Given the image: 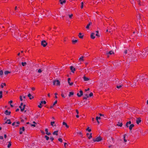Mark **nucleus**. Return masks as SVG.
Instances as JSON below:
<instances>
[{
    "instance_id": "obj_1",
    "label": "nucleus",
    "mask_w": 148,
    "mask_h": 148,
    "mask_svg": "<svg viewBox=\"0 0 148 148\" xmlns=\"http://www.w3.org/2000/svg\"><path fill=\"white\" fill-rule=\"evenodd\" d=\"M18 27H15L14 25H12L10 26V29L12 33V36L13 35V34L14 35V37L15 38L17 37V36L19 34V33H16V31L17 30Z\"/></svg>"
},
{
    "instance_id": "obj_2",
    "label": "nucleus",
    "mask_w": 148,
    "mask_h": 148,
    "mask_svg": "<svg viewBox=\"0 0 148 148\" xmlns=\"http://www.w3.org/2000/svg\"><path fill=\"white\" fill-rule=\"evenodd\" d=\"M53 85H54L60 86V81L58 80H55L53 81Z\"/></svg>"
},
{
    "instance_id": "obj_3",
    "label": "nucleus",
    "mask_w": 148,
    "mask_h": 148,
    "mask_svg": "<svg viewBox=\"0 0 148 148\" xmlns=\"http://www.w3.org/2000/svg\"><path fill=\"white\" fill-rule=\"evenodd\" d=\"M102 140V138L101 136H99L97 137L95 139H93V141L95 142V141L99 142Z\"/></svg>"
},
{
    "instance_id": "obj_4",
    "label": "nucleus",
    "mask_w": 148,
    "mask_h": 148,
    "mask_svg": "<svg viewBox=\"0 0 148 148\" xmlns=\"http://www.w3.org/2000/svg\"><path fill=\"white\" fill-rule=\"evenodd\" d=\"M41 45L45 47L47 45V43L45 40H43L41 42Z\"/></svg>"
},
{
    "instance_id": "obj_5",
    "label": "nucleus",
    "mask_w": 148,
    "mask_h": 148,
    "mask_svg": "<svg viewBox=\"0 0 148 148\" xmlns=\"http://www.w3.org/2000/svg\"><path fill=\"white\" fill-rule=\"evenodd\" d=\"M114 53L112 51H111L108 52H107L106 53V55H107V58H109V55H112V54H114Z\"/></svg>"
},
{
    "instance_id": "obj_6",
    "label": "nucleus",
    "mask_w": 148,
    "mask_h": 148,
    "mask_svg": "<svg viewBox=\"0 0 148 148\" xmlns=\"http://www.w3.org/2000/svg\"><path fill=\"white\" fill-rule=\"evenodd\" d=\"M46 103V102L45 101H41V102L40 103V105H38V106L39 108H41L42 107L41 106L42 104L43 103L44 104H45Z\"/></svg>"
},
{
    "instance_id": "obj_7",
    "label": "nucleus",
    "mask_w": 148,
    "mask_h": 148,
    "mask_svg": "<svg viewBox=\"0 0 148 148\" xmlns=\"http://www.w3.org/2000/svg\"><path fill=\"white\" fill-rule=\"evenodd\" d=\"M22 130L23 131H25V127H23L22 128H21V127H20V132H19V133L21 134H22V133H23V132L21 131Z\"/></svg>"
},
{
    "instance_id": "obj_8",
    "label": "nucleus",
    "mask_w": 148,
    "mask_h": 148,
    "mask_svg": "<svg viewBox=\"0 0 148 148\" xmlns=\"http://www.w3.org/2000/svg\"><path fill=\"white\" fill-rule=\"evenodd\" d=\"M79 92L80 93V95H79V93H77V95L78 97H81L83 95V92L82 90H80L79 91Z\"/></svg>"
},
{
    "instance_id": "obj_9",
    "label": "nucleus",
    "mask_w": 148,
    "mask_h": 148,
    "mask_svg": "<svg viewBox=\"0 0 148 148\" xmlns=\"http://www.w3.org/2000/svg\"><path fill=\"white\" fill-rule=\"evenodd\" d=\"M141 119L140 118H137L136 120V123L138 124L141 122Z\"/></svg>"
},
{
    "instance_id": "obj_10",
    "label": "nucleus",
    "mask_w": 148,
    "mask_h": 148,
    "mask_svg": "<svg viewBox=\"0 0 148 148\" xmlns=\"http://www.w3.org/2000/svg\"><path fill=\"white\" fill-rule=\"evenodd\" d=\"M70 81H71V78H68V83L69 84V85L72 86L73 85V83L72 82H70Z\"/></svg>"
},
{
    "instance_id": "obj_11",
    "label": "nucleus",
    "mask_w": 148,
    "mask_h": 148,
    "mask_svg": "<svg viewBox=\"0 0 148 148\" xmlns=\"http://www.w3.org/2000/svg\"><path fill=\"white\" fill-rule=\"evenodd\" d=\"M4 113L6 115H10L11 114V112L8 111L7 110L5 111Z\"/></svg>"
},
{
    "instance_id": "obj_12",
    "label": "nucleus",
    "mask_w": 148,
    "mask_h": 148,
    "mask_svg": "<svg viewBox=\"0 0 148 148\" xmlns=\"http://www.w3.org/2000/svg\"><path fill=\"white\" fill-rule=\"evenodd\" d=\"M8 123V124H11V122L10 121V120L9 119H8L7 120V121L5 122L4 124Z\"/></svg>"
},
{
    "instance_id": "obj_13",
    "label": "nucleus",
    "mask_w": 148,
    "mask_h": 148,
    "mask_svg": "<svg viewBox=\"0 0 148 148\" xmlns=\"http://www.w3.org/2000/svg\"><path fill=\"white\" fill-rule=\"evenodd\" d=\"M95 34V33H92L91 34L90 37L92 39H94L95 38V36H94Z\"/></svg>"
},
{
    "instance_id": "obj_14",
    "label": "nucleus",
    "mask_w": 148,
    "mask_h": 148,
    "mask_svg": "<svg viewBox=\"0 0 148 148\" xmlns=\"http://www.w3.org/2000/svg\"><path fill=\"white\" fill-rule=\"evenodd\" d=\"M27 96L29 97V99H32L34 98V97L32 96V95L30 93L28 94Z\"/></svg>"
},
{
    "instance_id": "obj_15",
    "label": "nucleus",
    "mask_w": 148,
    "mask_h": 148,
    "mask_svg": "<svg viewBox=\"0 0 148 148\" xmlns=\"http://www.w3.org/2000/svg\"><path fill=\"white\" fill-rule=\"evenodd\" d=\"M57 103V100H56L55 102H54L52 106H50V108H53V107Z\"/></svg>"
},
{
    "instance_id": "obj_16",
    "label": "nucleus",
    "mask_w": 148,
    "mask_h": 148,
    "mask_svg": "<svg viewBox=\"0 0 148 148\" xmlns=\"http://www.w3.org/2000/svg\"><path fill=\"white\" fill-rule=\"evenodd\" d=\"M142 53H143V55L142 56V58H145L147 54V53H145V52H144V53H143L142 52Z\"/></svg>"
},
{
    "instance_id": "obj_17",
    "label": "nucleus",
    "mask_w": 148,
    "mask_h": 148,
    "mask_svg": "<svg viewBox=\"0 0 148 148\" xmlns=\"http://www.w3.org/2000/svg\"><path fill=\"white\" fill-rule=\"evenodd\" d=\"M70 69L71 70V71H72V72L73 73L74 72V71H75V68H73V66H71L70 67Z\"/></svg>"
},
{
    "instance_id": "obj_18",
    "label": "nucleus",
    "mask_w": 148,
    "mask_h": 148,
    "mask_svg": "<svg viewBox=\"0 0 148 148\" xmlns=\"http://www.w3.org/2000/svg\"><path fill=\"white\" fill-rule=\"evenodd\" d=\"M144 52H145V53H148V48L145 49L143 50L142 53H143Z\"/></svg>"
},
{
    "instance_id": "obj_19",
    "label": "nucleus",
    "mask_w": 148,
    "mask_h": 148,
    "mask_svg": "<svg viewBox=\"0 0 148 148\" xmlns=\"http://www.w3.org/2000/svg\"><path fill=\"white\" fill-rule=\"evenodd\" d=\"M134 126L133 124H132L130 125L129 127V129L130 131L132 130V128L134 127Z\"/></svg>"
},
{
    "instance_id": "obj_20",
    "label": "nucleus",
    "mask_w": 148,
    "mask_h": 148,
    "mask_svg": "<svg viewBox=\"0 0 148 148\" xmlns=\"http://www.w3.org/2000/svg\"><path fill=\"white\" fill-rule=\"evenodd\" d=\"M59 1L61 4H62L63 3H65L66 2V1L65 0H59Z\"/></svg>"
},
{
    "instance_id": "obj_21",
    "label": "nucleus",
    "mask_w": 148,
    "mask_h": 148,
    "mask_svg": "<svg viewBox=\"0 0 148 148\" xmlns=\"http://www.w3.org/2000/svg\"><path fill=\"white\" fill-rule=\"evenodd\" d=\"M77 40H72V42L73 44H75L77 42Z\"/></svg>"
},
{
    "instance_id": "obj_22",
    "label": "nucleus",
    "mask_w": 148,
    "mask_h": 148,
    "mask_svg": "<svg viewBox=\"0 0 148 148\" xmlns=\"http://www.w3.org/2000/svg\"><path fill=\"white\" fill-rule=\"evenodd\" d=\"M63 125H65V126L67 128H68L69 127V126L68 125L66 124V123L64 122H63Z\"/></svg>"
},
{
    "instance_id": "obj_23",
    "label": "nucleus",
    "mask_w": 148,
    "mask_h": 148,
    "mask_svg": "<svg viewBox=\"0 0 148 148\" xmlns=\"http://www.w3.org/2000/svg\"><path fill=\"white\" fill-rule=\"evenodd\" d=\"M117 125H118L121 127H122L123 125L122 123H120V122H118V124H117Z\"/></svg>"
},
{
    "instance_id": "obj_24",
    "label": "nucleus",
    "mask_w": 148,
    "mask_h": 148,
    "mask_svg": "<svg viewBox=\"0 0 148 148\" xmlns=\"http://www.w3.org/2000/svg\"><path fill=\"white\" fill-rule=\"evenodd\" d=\"M92 24V22L89 23L87 25L86 28L87 29H89V26Z\"/></svg>"
},
{
    "instance_id": "obj_25",
    "label": "nucleus",
    "mask_w": 148,
    "mask_h": 148,
    "mask_svg": "<svg viewBox=\"0 0 148 148\" xmlns=\"http://www.w3.org/2000/svg\"><path fill=\"white\" fill-rule=\"evenodd\" d=\"M82 34L81 33H79V34L78 36H79V38H82L83 37V35L81 36Z\"/></svg>"
},
{
    "instance_id": "obj_26",
    "label": "nucleus",
    "mask_w": 148,
    "mask_h": 148,
    "mask_svg": "<svg viewBox=\"0 0 148 148\" xmlns=\"http://www.w3.org/2000/svg\"><path fill=\"white\" fill-rule=\"evenodd\" d=\"M58 131L57 130V131H54L53 133V134L54 135H58Z\"/></svg>"
},
{
    "instance_id": "obj_27",
    "label": "nucleus",
    "mask_w": 148,
    "mask_h": 148,
    "mask_svg": "<svg viewBox=\"0 0 148 148\" xmlns=\"http://www.w3.org/2000/svg\"><path fill=\"white\" fill-rule=\"evenodd\" d=\"M84 58V56H82L80 58L79 60V61H84V60L83 59V58Z\"/></svg>"
},
{
    "instance_id": "obj_28",
    "label": "nucleus",
    "mask_w": 148,
    "mask_h": 148,
    "mask_svg": "<svg viewBox=\"0 0 148 148\" xmlns=\"http://www.w3.org/2000/svg\"><path fill=\"white\" fill-rule=\"evenodd\" d=\"M126 136V134H125L123 136V140L124 142H126L127 141V140L125 138V137Z\"/></svg>"
},
{
    "instance_id": "obj_29",
    "label": "nucleus",
    "mask_w": 148,
    "mask_h": 148,
    "mask_svg": "<svg viewBox=\"0 0 148 148\" xmlns=\"http://www.w3.org/2000/svg\"><path fill=\"white\" fill-rule=\"evenodd\" d=\"M83 79H84V80L85 81H87L89 80V79L88 78L86 77H85V76H84L83 77Z\"/></svg>"
},
{
    "instance_id": "obj_30",
    "label": "nucleus",
    "mask_w": 148,
    "mask_h": 148,
    "mask_svg": "<svg viewBox=\"0 0 148 148\" xmlns=\"http://www.w3.org/2000/svg\"><path fill=\"white\" fill-rule=\"evenodd\" d=\"M74 95V92H70L69 94V96L70 97L72 95Z\"/></svg>"
},
{
    "instance_id": "obj_31",
    "label": "nucleus",
    "mask_w": 148,
    "mask_h": 148,
    "mask_svg": "<svg viewBox=\"0 0 148 148\" xmlns=\"http://www.w3.org/2000/svg\"><path fill=\"white\" fill-rule=\"evenodd\" d=\"M25 105H23L22 109H21V111L23 112L24 110V109L25 108Z\"/></svg>"
},
{
    "instance_id": "obj_32",
    "label": "nucleus",
    "mask_w": 148,
    "mask_h": 148,
    "mask_svg": "<svg viewBox=\"0 0 148 148\" xmlns=\"http://www.w3.org/2000/svg\"><path fill=\"white\" fill-rule=\"evenodd\" d=\"M4 27L3 26H2L1 24H0V28H1V29L2 31L4 30Z\"/></svg>"
},
{
    "instance_id": "obj_33",
    "label": "nucleus",
    "mask_w": 148,
    "mask_h": 148,
    "mask_svg": "<svg viewBox=\"0 0 148 148\" xmlns=\"http://www.w3.org/2000/svg\"><path fill=\"white\" fill-rule=\"evenodd\" d=\"M21 64L23 66H24L27 65V63L26 62H22Z\"/></svg>"
},
{
    "instance_id": "obj_34",
    "label": "nucleus",
    "mask_w": 148,
    "mask_h": 148,
    "mask_svg": "<svg viewBox=\"0 0 148 148\" xmlns=\"http://www.w3.org/2000/svg\"><path fill=\"white\" fill-rule=\"evenodd\" d=\"M8 143H9V144L8 145V148H10L11 145V142H8Z\"/></svg>"
},
{
    "instance_id": "obj_35",
    "label": "nucleus",
    "mask_w": 148,
    "mask_h": 148,
    "mask_svg": "<svg viewBox=\"0 0 148 148\" xmlns=\"http://www.w3.org/2000/svg\"><path fill=\"white\" fill-rule=\"evenodd\" d=\"M45 138H46V140H48L49 139V137L47 135H45Z\"/></svg>"
},
{
    "instance_id": "obj_36",
    "label": "nucleus",
    "mask_w": 148,
    "mask_h": 148,
    "mask_svg": "<svg viewBox=\"0 0 148 148\" xmlns=\"http://www.w3.org/2000/svg\"><path fill=\"white\" fill-rule=\"evenodd\" d=\"M10 72H9L8 71H6L4 73L5 75L8 74L10 73Z\"/></svg>"
},
{
    "instance_id": "obj_37",
    "label": "nucleus",
    "mask_w": 148,
    "mask_h": 148,
    "mask_svg": "<svg viewBox=\"0 0 148 148\" xmlns=\"http://www.w3.org/2000/svg\"><path fill=\"white\" fill-rule=\"evenodd\" d=\"M92 133H90V134L89 136L88 137V139H90L92 137Z\"/></svg>"
},
{
    "instance_id": "obj_38",
    "label": "nucleus",
    "mask_w": 148,
    "mask_h": 148,
    "mask_svg": "<svg viewBox=\"0 0 148 148\" xmlns=\"http://www.w3.org/2000/svg\"><path fill=\"white\" fill-rule=\"evenodd\" d=\"M86 131H88L89 132H90L91 131V129H89V127H88L86 129Z\"/></svg>"
},
{
    "instance_id": "obj_39",
    "label": "nucleus",
    "mask_w": 148,
    "mask_h": 148,
    "mask_svg": "<svg viewBox=\"0 0 148 148\" xmlns=\"http://www.w3.org/2000/svg\"><path fill=\"white\" fill-rule=\"evenodd\" d=\"M55 123V122L54 121H52V122H51V125H52V126H53V124H54Z\"/></svg>"
},
{
    "instance_id": "obj_40",
    "label": "nucleus",
    "mask_w": 148,
    "mask_h": 148,
    "mask_svg": "<svg viewBox=\"0 0 148 148\" xmlns=\"http://www.w3.org/2000/svg\"><path fill=\"white\" fill-rule=\"evenodd\" d=\"M77 134H79L81 135V136L82 137V136H83L82 134V133L81 132H78L77 133Z\"/></svg>"
},
{
    "instance_id": "obj_41",
    "label": "nucleus",
    "mask_w": 148,
    "mask_h": 148,
    "mask_svg": "<svg viewBox=\"0 0 148 148\" xmlns=\"http://www.w3.org/2000/svg\"><path fill=\"white\" fill-rule=\"evenodd\" d=\"M97 33L96 34V36H97L99 37L100 35H99L98 34V31H97L96 32Z\"/></svg>"
},
{
    "instance_id": "obj_42",
    "label": "nucleus",
    "mask_w": 148,
    "mask_h": 148,
    "mask_svg": "<svg viewBox=\"0 0 148 148\" xmlns=\"http://www.w3.org/2000/svg\"><path fill=\"white\" fill-rule=\"evenodd\" d=\"M136 86V83H134L132 85V87H135Z\"/></svg>"
},
{
    "instance_id": "obj_43",
    "label": "nucleus",
    "mask_w": 148,
    "mask_h": 148,
    "mask_svg": "<svg viewBox=\"0 0 148 148\" xmlns=\"http://www.w3.org/2000/svg\"><path fill=\"white\" fill-rule=\"evenodd\" d=\"M3 72L2 70L0 71V75H1L3 74Z\"/></svg>"
},
{
    "instance_id": "obj_44",
    "label": "nucleus",
    "mask_w": 148,
    "mask_h": 148,
    "mask_svg": "<svg viewBox=\"0 0 148 148\" xmlns=\"http://www.w3.org/2000/svg\"><path fill=\"white\" fill-rule=\"evenodd\" d=\"M138 2V4L140 5H142L141 3H140V0H138L137 1Z\"/></svg>"
},
{
    "instance_id": "obj_45",
    "label": "nucleus",
    "mask_w": 148,
    "mask_h": 148,
    "mask_svg": "<svg viewBox=\"0 0 148 148\" xmlns=\"http://www.w3.org/2000/svg\"><path fill=\"white\" fill-rule=\"evenodd\" d=\"M93 95V94L92 92H91L90 93L89 95V97H91Z\"/></svg>"
},
{
    "instance_id": "obj_46",
    "label": "nucleus",
    "mask_w": 148,
    "mask_h": 148,
    "mask_svg": "<svg viewBox=\"0 0 148 148\" xmlns=\"http://www.w3.org/2000/svg\"><path fill=\"white\" fill-rule=\"evenodd\" d=\"M83 4H84V3L83 2H82L81 3V9H82L83 8Z\"/></svg>"
},
{
    "instance_id": "obj_47",
    "label": "nucleus",
    "mask_w": 148,
    "mask_h": 148,
    "mask_svg": "<svg viewBox=\"0 0 148 148\" xmlns=\"http://www.w3.org/2000/svg\"><path fill=\"white\" fill-rule=\"evenodd\" d=\"M58 140L59 141H60V142L62 143V140L61 138H59L58 139Z\"/></svg>"
},
{
    "instance_id": "obj_48",
    "label": "nucleus",
    "mask_w": 148,
    "mask_h": 148,
    "mask_svg": "<svg viewBox=\"0 0 148 148\" xmlns=\"http://www.w3.org/2000/svg\"><path fill=\"white\" fill-rule=\"evenodd\" d=\"M42 72V71L40 69H39L38 70V72L39 73H41Z\"/></svg>"
},
{
    "instance_id": "obj_49",
    "label": "nucleus",
    "mask_w": 148,
    "mask_h": 148,
    "mask_svg": "<svg viewBox=\"0 0 148 148\" xmlns=\"http://www.w3.org/2000/svg\"><path fill=\"white\" fill-rule=\"evenodd\" d=\"M50 139L51 140V141H53L54 138L53 137H51L50 138Z\"/></svg>"
},
{
    "instance_id": "obj_50",
    "label": "nucleus",
    "mask_w": 148,
    "mask_h": 148,
    "mask_svg": "<svg viewBox=\"0 0 148 148\" xmlns=\"http://www.w3.org/2000/svg\"><path fill=\"white\" fill-rule=\"evenodd\" d=\"M122 86L121 85H120L119 86H116V87H117V88L119 89V88H121Z\"/></svg>"
},
{
    "instance_id": "obj_51",
    "label": "nucleus",
    "mask_w": 148,
    "mask_h": 148,
    "mask_svg": "<svg viewBox=\"0 0 148 148\" xmlns=\"http://www.w3.org/2000/svg\"><path fill=\"white\" fill-rule=\"evenodd\" d=\"M46 134L47 135L49 136L51 134V133L50 132L46 133Z\"/></svg>"
},
{
    "instance_id": "obj_52",
    "label": "nucleus",
    "mask_w": 148,
    "mask_h": 148,
    "mask_svg": "<svg viewBox=\"0 0 148 148\" xmlns=\"http://www.w3.org/2000/svg\"><path fill=\"white\" fill-rule=\"evenodd\" d=\"M73 16V14H71V15H69V17L71 18Z\"/></svg>"
},
{
    "instance_id": "obj_53",
    "label": "nucleus",
    "mask_w": 148,
    "mask_h": 148,
    "mask_svg": "<svg viewBox=\"0 0 148 148\" xmlns=\"http://www.w3.org/2000/svg\"><path fill=\"white\" fill-rule=\"evenodd\" d=\"M98 119H101V117H98V116L96 117V120H97Z\"/></svg>"
},
{
    "instance_id": "obj_54",
    "label": "nucleus",
    "mask_w": 148,
    "mask_h": 148,
    "mask_svg": "<svg viewBox=\"0 0 148 148\" xmlns=\"http://www.w3.org/2000/svg\"><path fill=\"white\" fill-rule=\"evenodd\" d=\"M128 123H127V122L126 123V127H129V126H128Z\"/></svg>"
},
{
    "instance_id": "obj_55",
    "label": "nucleus",
    "mask_w": 148,
    "mask_h": 148,
    "mask_svg": "<svg viewBox=\"0 0 148 148\" xmlns=\"http://www.w3.org/2000/svg\"><path fill=\"white\" fill-rule=\"evenodd\" d=\"M45 131L46 132V133H48V129L47 128H46L45 130Z\"/></svg>"
},
{
    "instance_id": "obj_56",
    "label": "nucleus",
    "mask_w": 148,
    "mask_h": 148,
    "mask_svg": "<svg viewBox=\"0 0 148 148\" xmlns=\"http://www.w3.org/2000/svg\"><path fill=\"white\" fill-rule=\"evenodd\" d=\"M41 132L43 134H45V133L43 131L41 130Z\"/></svg>"
},
{
    "instance_id": "obj_57",
    "label": "nucleus",
    "mask_w": 148,
    "mask_h": 148,
    "mask_svg": "<svg viewBox=\"0 0 148 148\" xmlns=\"http://www.w3.org/2000/svg\"><path fill=\"white\" fill-rule=\"evenodd\" d=\"M20 99L21 101H22L23 100L22 97L21 96H20Z\"/></svg>"
},
{
    "instance_id": "obj_58",
    "label": "nucleus",
    "mask_w": 148,
    "mask_h": 148,
    "mask_svg": "<svg viewBox=\"0 0 148 148\" xmlns=\"http://www.w3.org/2000/svg\"><path fill=\"white\" fill-rule=\"evenodd\" d=\"M84 95L87 98H88L89 97V96L88 95V94H85Z\"/></svg>"
},
{
    "instance_id": "obj_59",
    "label": "nucleus",
    "mask_w": 148,
    "mask_h": 148,
    "mask_svg": "<svg viewBox=\"0 0 148 148\" xmlns=\"http://www.w3.org/2000/svg\"><path fill=\"white\" fill-rule=\"evenodd\" d=\"M61 95L62 97L65 98V97L64 96V94L62 93L61 94Z\"/></svg>"
},
{
    "instance_id": "obj_60",
    "label": "nucleus",
    "mask_w": 148,
    "mask_h": 148,
    "mask_svg": "<svg viewBox=\"0 0 148 148\" xmlns=\"http://www.w3.org/2000/svg\"><path fill=\"white\" fill-rule=\"evenodd\" d=\"M35 124H32L31 125V126H33V127H35L36 126V125H35Z\"/></svg>"
},
{
    "instance_id": "obj_61",
    "label": "nucleus",
    "mask_w": 148,
    "mask_h": 148,
    "mask_svg": "<svg viewBox=\"0 0 148 148\" xmlns=\"http://www.w3.org/2000/svg\"><path fill=\"white\" fill-rule=\"evenodd\" d=\"M2 93H3V92L2 91H0V95H1V96H2Z\"/></svg>"
},
{
    "instance_id": "obj_62",
    "label": "nucleus",
    "mask_w": 148,
    "mask_h": 148,
    "mask_svg": "<svg viewBox=\"0 0 148 148\" xmlns=\"http://www.w3.org/2000/svg\"><path fill=\"white\" fill-rule=\"evenodd\" d=\"M18 9V8H17V7L16 6L15 8H14V10H15L16 11V10H17Z\"/></svg>"
},
{
    "instance_id": "obj_63",
    "label": "nucleus",
    "mask_w": 148,
    "mask_h": 148,
    "mask_svg": "<svg viewBox=\"0 0 148 148\" xmlns=\"http://www.w3.org/2000/svg\"><path fill=\"white\" fill-rule=\"evenodd\" d=\"M76 112L77 114H79V112L78 110L77 109L76 110Z\"/></svg>"
},
{
    "instance_id": "obj_64",
    "label": "nucleus",
    "mask_w": 148,
    "mask_h": 148,
    "mask_svg": "<svg viewBox=\"0 0 148 148\" xmlns=\"http://www.w3.org/2000/svg\"><path fill=\"white\" fill-rule=\"evenodd\" d=\"M13 102V101L12 100L10 101L9 102V103H10V104H11V103H12Z\"/></svg>"
}]
</instances>
